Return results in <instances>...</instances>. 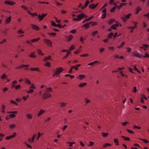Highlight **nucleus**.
Segmentation results:
<instances>
[{
    "mask_svg": "<svg viewBox=\"0 0 149 149\" xmlns=\"http://www.w3.org/2000/svg\"><path fill=\"white\" fill-rule=\"evenodd\" d=\"M5 136V135L3 134L0 133V141L2 140V138Z\"/></svg>",
    "mask_w": 149,
    "mask_h": 149,
    "instance_id": "45",
    "label": "nucleus"
},
{
    "mask_svg": "<svg viewBox=\"0 0 149 149\" xmlns=\"http://www.w3.org/2000/svg\"><path fill=\"white\" fill-rule=\"evenodd\" d=\"M51 57L52 56H46L44 58L43 60L44 61H46L47 60H50V61H51Z\"/></svg>",
    "mask_w": 149,
    "mask_h": 149,
    "instance_id": "17",
    "label": "nucleus"
},
{
    "mask_svg": "<svg viewBox=\"0 0 149 149\" xmlns=\"http://www.w3.org/2000/svg\"><path fill=\"white\" fill-rule=\"evenodd\" d=\"M141 8L139 6H138L136 8L135 13V14H137L138 13L139 11L141 10Z\"/></svg>",
    "mask_w": 149,
    "mask_h": 149,
    "instance_id": "22",
    "label": "nucleus"
},
{
    "mask_svg": "<svg viewBox=\"0 0 149 149\" xmlns=\"http://www.w3.org/2000/svg\"><path fill=\"white\" fill-rule=\"evenodd\" d=\"M98 62V61L97 60L95 61H94L93 62H91L89 64H88V65H91V66H92L93 65L95 64V63H97Z\"/></svg>",
    "mask_w": 149,
    "mask_h": 149,
    "instance_id": "44",
    "label": "nucleus"
},
{
    "mask_svg": "<svg viewBox=\"0 0 149 149\" xmlns=\"http://www.w3.org/2000/svg\"><path fill=\"white\" fill-rule=\"evenodd\" d=\"M43 40L46 45L50 47H52V43L50 40L46 38H44Z\"/></svg>",
    "mask_w": 149,
    "mask_h": 149,
    "instance_id": "3",
    "label": "nucleus"
},
{
    "mask_svg": "<svg viewBox=\"0 0 149 149\" xmlns=\"http://www.w3.org/2000/svg\"><path fill=\"white\" fill-rule=\"evenodd\" d=\"M74 37V36L72 35H70L68 37H67V39L66 40V41L67 42H69L70 41L72 38H73Z\"/></svg>",
    "mask_w": 149,
    "mask_h": 149,
    "instance_id": "15",
    "label": "nucleus"
},
{
    "mask_svg": "<svg viewBox=\"0 0 149 149\" xmlns=\"http://www.w3.org/2000/svg\"><path fill=\"white\" fill-rule=\"evenodd\" d=\"M89 8L90 9H95V8L94 6V3H92V4L90 5L89 6Z\"/></svg>",
    "mask_w": 149,
    "mask_h": 149,
    "instance_id": "27",
    "label": "nucleus"
},
{
    "mask_svg": "<svg viewBox=\"0 0 149 149\" xmlns=\"http://www.w3.org/2000/svg\"><path fill=\"white\" fill-rule=\"evenodd\" d=\"M142 57H144V58H146V57L149 58V54H148L147 52L145 53V56H143L142 55Z\"/></svg>",
    "mask_w": 149,
    "mask_h": 149,
    "instance_id": "54",
    "label": "nucleus"
},
{
    "mask_svg": "<svg viewBox=\"0 0 149 149\" xmlns=\"http://www.w3.org/2000/svg\"><path fill=\"white\" fill-rule=\"evenodd\" d=\"M114 143H115L116 146H118L119 145L118 142V141L117 139H114Z\"/></svg>",
    "mask_w": 149,
    "mask_h": 149,
    "instance_id": "25",
    "label": "nucleus"
},
{
    "mask_svg": "<svg viewBox=\"0 0 149 149\" xmlns=\"http://www.w3.org/2000/svg\"><path fill=\"white\" fill-rule=\"evenodd\" d=\"M65 77H70L71 79H72L74 78V77L73 75H71L69 74H66L65 75Z\"/></svg>",
    "mask_w": 149,
    "mask_h": 149,
    "instance_id": "36",
    "label": "nucleus"
},
{
    "mask_svg": "<svg viewBox=\"0 0 149 149\" xmlns=\"http://www.w3.org/2000/svg\"><path fill=\"white\" fill-rule=\"evenodd\" d=\"M139 139L143 141L145 143H149V141H148L147 140L143 139H142L139 138Z\"/></svg>",
    "mask_w": 149,
    "mask_h": 149,
    "instance_id": "39",
    "label": "nucleus"
},
{
    "mask_svg": "<svg viewBox=\"0 0 149 149\" xmlns=\"http://www.w3.org/2000/svg\"><path fill=\"white\" fill-rule=\"evenodd\" d=\"M52 95L51 94L49 93H48L47 92L44 93L42 95L43 99L46 100L48 98L51 97Z\"/></svg>",
    "mask_w": 149,
    "mask_h": 149,
    "instance_id": "1",
    "label": "nucleus"
},
{
    "mask_svg": "<svg viewBox=\"0 0 149 149\" xmlns=\"http://www.w3.org/2000/svg\"><path fill=\"white\" fill-rule=\"evenodd\" d=\"M98 33V31H93L92 32V35L93 36H94L95 35L97 34Z\"/></svg>",
    "mask_w": 149,
    "mask_h": 149,
    "instance_id": "49",
    "label": "nucleus"
},
{
    "mask_svg": "<svg viewBox=\"0 0 149 149\" xmlns=\"http://www.w3.org/2000/svg\"><path fill=\"white\" fill-rule=\"evenodd\" d=\"M11 19V16H10L8 18H7L5 20V22L6 24H8L10 22Z\"/></svg>",
    "mask_w": 149,
    "mask_h": 149,
    "instance_id": "14",
    "label": "nucleus"
},
{
    "mask_svg": "<svg viewBox=\"0 0 149 149\" xmlns=\"http://www.w3.org/2000/svg\"><path fill=\"white\" fill-rule=\"evenodd\" d=\"M111 146V144L108 143H106L103 145V147L104 148H106L107 146Z\"/></svg>",
    "mask_w": 149,
    "mask_h": 149,
    "instance_id": "43",
    "label": "nucleus"
},
{
    "mask_svg": "<svg viewBox=\"0 0 149 149\" xmlns=\"http://www.w3.org/2000/svg\"><path fill=\"white\" fill-rule=\"evenodd\" d=\"M71 53L70 52H68V53H67L66 55L65 56H64L62 58V59H63L65 58H67L68 56V55L69 54H70Z\"/></svg>",
    "mask_w": 149,
    "mask_h": 149,
    "instance_id": "37",
    "label": "nucleus"
},
{
    "mask_svg": "<svg viewBox=\"0 0 149 149\" xmlns=\"http://www.w3.org/2000/svg\"><path fill=\"white\" fill-rule=\"evenodd\" d=\"M48 35H49V36L52 35L54 37L56 35V33H54V32H53V33H48Z\"/></svg>",
    "mask_w": 149,
    "mask_h": 149,
    "instance_id": "46",
    "label": "nucleus"
},
{
    "mask_svg": "<svg viewBox=\"0 0 149 149\" xmlns=\"http://www.w3.org/2000/svg\"><path fill=\"white\" fill-rule=\"evenodd\" d=\"M44 65L48 67H50L51 65V63L50 62L47 61L45 63Z\"/></svg>",
    "mask_w": 149,
    "mask_h": 149,
    "instance_id": "35",
    "label": "nucleus"
},
{
    "mask_svg": "<svg viewBox=\"0 0 149 149\" xmlns=\"http://www.w3.org/2000/svg\"><path fill=\"white\" fill-rule=\"evenodd\" d=\"M116 9V7L114 6L110 10V11L111 13H113L114 12V10Z\"/></svg>",
    "mask_w": 149,
    "mask_h": 149,
    "instance_id": "62",
    "label": "nucleus"
},
{
    "mask_svg": "<svg viewBox=\"0 0 149 149\" xmlns=\"http://www.w3.org/2000/svg\"><path fill=\"white\" fill-rule=\"evenodd\" d=\"M64 70V69L61 67L57 68L55 72V74L59 75L60 73Z\"/></svg>",
    "mask_w": 149,
    "mask_h": 149,
    "instance_id": "2",
    "label": "nucleus"
},
{
    "mask_svg": "<svg viewBox=\"0 0 149 149\" xmlns=\"http://www.w3.org/2000/svg\"><path fill=\"white\" fill-rule=\"evenodd\" d=\"M92 23V21H91L89 22H88L87 23H86L84 25L82 26V27L83 28H85V29H87L88 28H89L90 26V25L91 24V23Z\"/></svg>",
    "mask_w": 149,
    "mask_h": 149,
    "instance_id": "7",
    "label": "nucleus"
},
{
    "mask_svg": "<svg viewBox=\"0 0 149 149\" xmlns=\"http://www.w3.org/2000/svg\"><path fill=\"white\" fill-rule=\"evenodd\" d=\"M85 15L83 13H81V14L78 15L77 16V17L78 19H79V20H80L82 18V17H85Z\"/></svg>",
    "mask_w": 149,
    "mask_h": 149,
    "instance_id": "13",
    "label": "nucleus"
},
{
    "mask_svg": "<svg viewBox=\"0 0 149 149\" xmlns=\"http://www.w3.org/2000/svg\"><path fill=\"white\" fill-rule=\"evenodd\" d=\"M29 65H22L20 66H18L15 67V68L16 69H20L24 67H27L29 66Z\"/></svg>",
    "mask_w": 149,
    "mask_h": 149,
    "instance_id": "10",
    "label": "nucleus"
},
{
    "mask_svg": "<svg viewBox=\"0 0 149 149\" xmlns=\"http://www.w3.org/2000/svg\"><path fill=\"white\" fill-rule=\"evenodd\" d=\"M79 79L81 80L86 77V76L85 75L80 74L79 75Z\"/></svg>",
    "mask_w": 149,
    "mask_h": 149,
    "instance_id": "28",
    "label": "nucleus"
},
{
    "mask_svg": "<svg viewBox=\"0 0 149 149\" xmlns=\"http://www.w3.org/2000/svg\"><path fill=\"white\" fill-rule=\"evenodd\" d=\"M81 65L80 64H79L76 65L75 66H74V68L75 69V70H78V67H79Z\"/></svg>",
    "mask_w": 149,
    "mask_h": 149,
    "instance_id": "60",
    "label": "nucleus"
},
{
    "mask_svg": "<svg viewBox=\"0 0 149 149\" xmlns=\"http://www.w3.org/2000/svg\"><path fill=\"white\" fill-rule=\"evenodd\" d=\"M131 15V14L130 13H129L127 15H126L125 16V17H122L121 18V19L123 20V21L124 22H125L126 21V20L128 19H129Z\"/></svg>",
    "mask_w": 149,
    "mask_h": 149,
    "instance_id": "6",
    "label": "nucleus"
},
{
    "mask_svg": "<svg viewBox=\"0 0 149 149\" xmlns=\"http://www.w3.org/2000/svg\"><path fill=\"white\" fill-rule=\"evenodd\" d=\"M40 38H36L30 40V41L31 42H37L38 41Z\"/></svg>",
    "mask_w": 149,
    "mask_h": 149,
    "instance_id": "23",
    "label": "nucleus"
},
{
    "mask_svg": "<svg viewBox=\"0 0 149 149\" xmlns=\"http://www.w3.org/2000/svg\"><path fill=\"white\" fill-rule=\"evenodd\" d=\"M142 45L144 47L143 49L145 51L146 50V48H148L149 46V45L147 44H142Z\"/></svg>",
    "mask_w": 149,
    "mask_h": 149,
    "instance_id": "21",
    "label": "nucleus"
},
{
    "mask_svg": "<svg viewBox=\"0 0 149 149\" xmlns=\"http://www.w3.org/2000/svg\"><path fill=\"white\" fill-rule=\"evenodd\" d=\"M60 107L62 108L65 107V105L67 104V103H65L63 102H61L60 103Z\"/></svg>",
    "mask_w": 149,
    "mask_h": 149,
    "instance_id": "30",
    "label": "nucleus"
},
{
    "mask_svg": "<svg viewBox=\"0 0 149 149\" xmlns=\"http://www.w3.org/2000/svg\"><path fill=\"white\" fill-rule=\"evenodd\" d=\"M37 54L38 55H40L41 56H44V54L43 53H42V51L41 49H38L37 50Z\"/></svg>",
    "mask_w": 149,
    "mask_h": 149,
    "instance_id": "24",
    "label": "nucleus"
},
{
    "mask_svg": "<svg viewBox=\"0 0 149 149\" xmlns=\"http://www.w3.org/2000/svg\"><path fill=\"white\" fill-rule=\"evenodd\" d=\"M8 113H12L14 114H17V111H9L7 112Z\"/></svg>",
    "mask_w": 149,
    "mask_h": 149,
    "instance_id": "61",
    "label": "nucleus"
},
{
    "mask_svg": "<svg viewBox=\"0 0 149 149\" xmlns=\"http://www.w3.org/2000/svg\"><path fill=\"white\" fill-rule=\"evenodd\" d=\"M86 84L87 83H81L78 86L79 87L82 88L85 86Z\"/></svg>",
    "mask_w": 149,
    "mask_h": 149,
    "instance_id": "19",
    "label": "nucleus"
},
{
    "mask_svg": "<svg viewBox=\"0 0 149 149\" xmlns=\"http://www.w3.org/2000/svg\"><path fill=\"white\" fill-rule=\"evenodd\" d=\"M25 82L28 84L30 85L31 84V82L30 80L28 79H25Z\"/></svg>",
    "mask_w": 149,
    "mask_h": 149,
    "instance_id": "31",
    "label": "nucleus"
},
{
    "mask_svg": "<svg viewBox=\"0 0 149 149\" xmlns=\"http://www.w3.org/2000/svg\"><path fill=\"white\" fill-rule=\"evenodd\" d=\"M110 28L113 30H116L117 29V28L116 27V26L114 24H113L112 26H111Z\"/></svg>",
    "mask_w": 149,
    "mask_h": 149,
    "instance_id": "50",
    "label": "nucleus"
},
{
    "mask_svg": "<svg viewBox=\"0 0 149 149\" xmlns=\"http://www.w3.org/2000/svg\"><path fill=\"white\" fill-rule=\"evenodd\" d=\"M13 134V135L9 136L10 139L14 138L16 136L17 133L16 132H14Z\"/></svg>",
    "mask_w": 149,
    "mask_h": 149,
    "instance_id": "33",
    "label": "nucleus"
},
{
    "mask_svg": "<svg viewBox=\"0 0 149 149\" xmlns=\"http://www.w3.org/2000/svg\"><path fill=\"white\" fill-rule=\"evenodd\" d=\"M121 137L123 138L124 140L125 141H130V138L128 137H127L124 136H122Z\"/></svg>",
    "mask_w": 149,
    "mask_h": 149,
    "instance_id": "26",
    "label": "nucleus"
},
{
    "mask_svg": "<svg viewBox=\"0 0 149 149\" xmlns=\"http://www.w3.org/2000/svg\"><path fill=\"white\" fill-rule=\"evenodd\" d=\"M16 125L15 124L10 125L9 126V128L11 129H13L15 128Z\"/></svg>",
    "mask_w": 149,
    "mask_h": 149,
    "instance_id": "48",
    "label": "nucleus"
},
{
    "mask_svg": "<svg viewBox=\"0 0 149 149\" xmlns=\"http://www.w3.org/2000/svg\"><path fill=\"white\" fill-rule=\"evenodd\" d=\"M89 3V1L88 0H87L86 1V2L85 3L84 6L82 7V10L84 9L85 8H86L87 6L88 5Z\"/></svg>",
    "mask_w": 149,
    "mask_h": 149,
    "instance_id": "18",
    "label": "nucleus"
},
{
    "mask_svg": "<svg viewBox=\"0 0 149 149\" xmlns=\"http://www.w3.org/2000/svg\"><path fill=\"white\" fill-rule=\"evenodd\" d=\"M45 112V111L44 110L42 109H41L40 111L38 112V116H39L40 115L42 114V113H44Z\"/></svg>",
    "mask_w": 149,
    "mask_h": 149,
    "instance_id": "20",
    "label": "nucleus"
},
{
    "mask_svg": "<svg viewBox=\"0 0 149 149\" xmlns=\"http://www.w3.org/2000/svg\"><path fill=\"white\" fill-rule=\"evenodd\" d=\"M89 56V54H83L82 55H80V56L81 57H87L88 56Z\"/></svg>",
    "mask_w": 149,
    "mask_h": 149,
    "instance_id": "56",
    "label": "nucleus"
},
{
    "mask_svg": "<svg viewBox=\"0 0 149 149\" xmlns=\"http://www.w3.org/2000/svg\"><path fill=\"white\" fill-rule=\"evenodd\" d=\"M20 86H21L20 85H17L15 86V89L16 90L19 89Z\"/></svg>",
    "mask_w": 149,
    "mask_h": 149,
    "instance_id": "58",
    "label": "nucleus"
},
{
    "mask_svg": "<svg viewBox=\"0 0 149 149\" xmlns=\"http://www.w3.org/2000/svg\"><path fill=\"white\" fill-rule=\"evenodd\" d=\"M133 128L134 129L137 128V129L139 130L141 129V127H140L136 125H134L133 127Z\"/></svg>",
    "mask_w": 149,
    "mask_h": 149,
    "instance_id": "63",
    "label": "nucleus"
},
{
    "mask_svg": "<svg viewBox=\"0 0 149 149\" xmlns=\"http://www.w3.org/2000/svg\"><path fill=\"white\" fill-rule=\"evenodd\" d=\"M94 17V16H91V17H88L86 19V20H87V21H88L90 20L91 19Z\"/></svg>",
    "mask_w": 149,
    "mask_h": 149,
    "instance_id": "47",
    "label": "nucleus"
},
{
    "mask_svg": "<svg viewBox=\"0 0 149 149\" xmlns=\"http://www.w3.org/2000/svg\"><path fill=\"white\" fill-rule=\"evenodd\" d=\"M33 92V89H31L29 88V91H27V93L29 94V93H32Z\"/></svg>",
    "mask_w": 149,
    "mask_h": 149,
    "instance_id": "52",
    "label": "nucleus"
},
{
    "mask_svg": "<svg viewBox=\"0 0 149 149\" xmlns=\"http://www.w3.org/2000/svg\"><path fill=\"white\" fill-rule=\"evenodd\" d=\"M10 118H14L16 116V115L14 114H10L9 115Z\"/></svg>",
    "mask_w": 149,
    "mask_h": 149,
    "instance_id": "55",
    "label": "nucleus"
},
{
    "mask_svg": "<svg viewBox=\"0 0 149 149\" xmlns=\"http://www.w3.org/2000/svg\"><path fill=\"white\" fill-rule=\"evenodd\" d=\"M101 134L103 137H105L108 134V133L102 132L101 133Z\"/></svg>",
    "mask_w": 149,
    "mask_h": 149,
    "instance_id": "40",
    "label": "nucleus"
},
{
    "mask_svg": "<svg viewBox=\"0 0 149 149\" xmlns=\"http://www.w3.org/2000/svg\"><path fill=\"white\" fill-rule=\"evenodd\" d=\"M4 3L6 4H7L9 5H13L14 4H15V3L14 1H12V2H11L10 1H5L4 2Z\"/></svg>",
    "mask_w": 149,
    "mask_h": 149,
    "instance_id": "9",
    "label": "nucleus"
},
{
    "mask_svg": "<svg viewBox=\"0 0 149 149\" xmlns=\"http://www.w3.org/2000/svg\"><path fill=\"white\" fill-rule=\"evenodd\" d=\"M47 15V14H42L41 15L39 14L38 15V18L39 21H40L41 20H42Z\"/></svg>",
    "mask_w": 149,
    "mask_h": 149,
    "instance_id": "4",
    "label": "nucleus"
},
{
    "mask_svg": "<svg viewBox=\"0 0 149 149\" xmlns=\"http://www.w3.org/2000/svg\"><path fill=\"white\" fill-rule=\"evenodd\" d=\"M35 52H31L30 54L29 55V57L30 58H36V56L35 54Z\"/></svg>",
    "mask_w": 149,
    "mask_h": 149,
    "instance_id": "16",
    "label": "nucleus"
},
{
    "mask_svg": "<svg viewBox=\"0 0 149 149\" xmlns=\"http://www.w3.org/2000/svg\"><path fill=\"white\" fill-rule=\"evenodd\" d=\"M47 92H52V90L51 87H49L47 88Z\"/></svg>",
    "mask_w": 149,
    "mask_h": 149,
    "instance_id": "51",
    "label": "nucleus"
},
{
    "mask_svg": "<svg viewBox=\"0 0 149 149\" xmlns=\"http://www.w3.org/2000/svg\"><path fill=\"white\" fill-rule=\"evenodd\" d=\"M133 55L136 57H138L139 58L142 57V55L141 54H139L136 52H134L133 53Z\"/></svg>",
    "mask_w": 149,
    "mask_h": 149,
    "instance_id": "11",
    "label": "nucleus"
},
{
    "mask_svg": "<svg viewBox=\"0 0 149 149\" xmlns=\"http://www.w3.org/2000/svg\"><path fill=\"white\" fill-rule=\"evenodd\" d=\"M5 105L3 104L1 106V111L2 113H4L5 112Z\"/></svg>",
    "mask_w": 149,
    "mask_h": 149,
    "instance_id": "29",
    "label": "nucleus"
},
{
    "mask_svg": "<svg viewBox=\"0 0 149 149\" xmlns=\"http://www.w3.org/2000/svg\"><path fill=\"white\" fill-rule=\"evenodd\" d=\"M113 35V33L112 32L110 33L108 35V38H112V37Z\"/></svg>",
    "mask_w": 149,
    "mask_h": 149,
    "instance_id": "38",
    "label": "nucleus"
},
{
    "mask_svg": "<svg viewBox=\"0 0 149 149\" xmlns=\"http://www.w3.org/2000/svg\"><path fill=\"white\" fill-rule=\"evenodd\" d=\"M26 116L29 119H31L33 118L32 115L29 114H26Z\"/></svg>",
    "mask_w": 149,
    "mask_h": 149,
    "instance_id": "41",
    "label": "nucleus"
},
{
    "mask_svg": "<svg viewBox=\"0 0 149 149\" xmlns=\"http://www.w3.org/2000/svg\"><path fill=\"white\" fill-rule=\"evenodd\" d=\"M55 3H56V5L57 6H60L62 5H63V4L62 3H60L59 2H57L56 1H55Z\"/></svg>",
    "mask_w": 149,
    "mask_h": 149,
    "instance_id": "59",
    "label": "nucleus"
},
{
    "mask_svg": "<svg viewBox=\"0 0 149 149\" xmlns=\"http://www.w3.org/2000/svg\"><path fill=\"white\" fill-rule=\"evenodd\" d=\"M127 4V3H121L119 6H117L116 4H114L115 5L116 7L118 9H120L123 6H125Z\"/></svg>",
    "mask_w": 149,
    "mask_h": 149,
    "instance_id": "12",
    "label": "nucleus"
},
{
    "mask_svg": "<svg viewBox=\"0 0 149 149\" xmlns=\"http://www.w3.org/2000/svg\"><path fill=\"white\" fill-rule=\"evenodd\" d=\"M9 30V29H6L2 31V33L5 35H6L7 34V32Z\"/></svg>",
    "mask_w": 149,
    "mask_h": 149,
    "instance_id": "42",
    "label": "nucleus"
},
{
    "mask_svg": "<svg viewBox=\"0 0 149 149\" xmlns=\"http://www.w3.org/2000/svg\"><path fill=\"white\" fill-rule=\"evenodd\" d=\"M129 123L128 122H123L121 123V124L123 125V126H125L127 124H129Z\"/></svg>",
    "mask_w": 149,
    "mask_h": 149,
    "instance_id": "64",
    "label": "nucleus"
},
{
    "mask_svg": "<svg viewBox=\"0 0 149 149\" xmlns=\"http://www.w3.org/2000/svg\"><path fill=\"white\" fill-rule=\"evenodd\" d=\"M31 27L33 29L37 31H39L40 29L39 27L36 25L32 24L31 25Z\"/></svg>",
    "mask_w": 149,
    "mask_h": 149,
    "instance_id": "8",
    "label": "nucleus"
},
{
    "mask_svg": "<svg viewBox=\"0 0 149 149\" xmlns=\"http://www.w3.org/2000/svg\"><path fill=\"white\" fill-rule=\"evenodd\" d=\"M13 134V135L9 136L10 139L14 138L16 136L17 133L16 132H14Z\"/></svg>",
    "mask_w": 149,
    "mask_h": 149,
    "instance_id": "32",
    "label": "nucleus"
},
{
    "mask_svg": "<svg viewBox=\"0 0 149 149\" xmlns=\"http://www.w3.org/2000/svg\"><path fill=\"white\" fill-rule=\"evenodd\" d=\"M29 69L31 71H37L42 72V71H40V68L38 67L31 68Z\"/></svg>",
    "mask_w": 149,
    "mask_h": 149,
    "instance_id": "5",
    "label": "nucleus"
},
{
    "mask_svg": "<svg viewBox=\"0 0 149 149\" xmlns=\"http://www.w3.org/2000/svg\"><path fill=\"white\" fill-rule=\"evenodd\" d=\"M115 20L114 19H110L108 22V23L109 24H111L113 22H115Z\"/></svg>",
    "mask_w": 149,
    "mask_h": 149,
    "instance_id": "34",
    "label": "nucleus"
},
{
    "mask_svg": "<svg viewBox=\"0 0 149 149\" xmlns=\"http://www.w3.org/2000/svg\"><path fill=\"white\" fill-rule=\"evenodd\" d=\"M126 130L128 133H130V134H134V131L128 129H127Z\"/></svg>",
    "mask_w": 149,
    "mask_h": 149,
    "instance_id": "53",
    "label": "nucleus"
},
{
    "mask_svg": "<svg viewBox=\"0 0 149 149\" xmlns=\"http://www.w3.org/2000/svg\"><path fill=\"white\" fill-rule=\"evenodd\" d=\"M85 102H86V105L88 103L91 102V101L89 99L86 98L85 99Z\"/></svg>",
    "mask_w": 149,
    "mask_h": 149,
    "instance_id": "57",
    "label": "nucleus"
}]
</instances>
